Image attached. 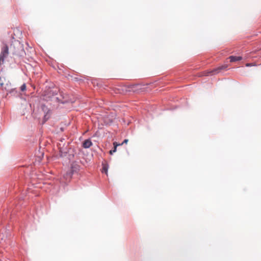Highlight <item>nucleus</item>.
<instances>
[{
	"label": "nucleus",
	"mask_w": 261,
	"mask_h": 261,
	"mask_svg": "<svg viewBox=\"0 0 261 261\" xmlns=\"http://www.w3.org/2000/svg\"><path fill=\"white\" fill-rule=\"evenodd\" d=\"M128 139H125L121 144H120V145H121L123 144H126L128 142Z\"/></svg>",
	"instance_id": "nucleus-12"
},
{
	"label": "nucleus",
	"mask_w": 261,
	"mask_h": 261,
	"mask_svg": "<svg viewBox=\"0 0 261 261\" xmlns=\"http://www.w3.org/2000/svg\"><path fill=\"white\" fill-rule=\"evenodd\" d=\"M138 85H132L129 87H123V88L125 89L126 91H131L135 90V89L137 87Z\"/></svg>",
	"instance_id": "nucleus-7"
},
{
	"label": "nucleus",
	"mask_w": 261,
	"mask_h": 261,
	"mask_svg": "<svg viewBox=\"0 0 261 261\" xmlns=\"http://www.w3.org/2000/svg\"><path fill=\"white\" fill-rule=\"evenodd\" d=\"M8 50L9 48L6 45L2 48L0 55V63H3L5 59L7 57L8 55Z\"/></svg>",
	"instance_id": "nucleus-3"
},
{
	"label": "nucleus",
	"mask_w": 261,
	"mask_h": 261,
	"mask_svg": "<svg viewBox=\"0 0 261 261\" xmlns=\"http://www.w3.org/2000/svg\"><path fill=\"white\" fill-rule=\"evenodd\" d=\"M109 152H110V154H112L114 152H113L112 150H111Z\"/></svg>",
	"instance_id": "nucleus-14"
},
{
	"label": "nucleus",
	"mask_w": 261,
	"mask_h": 261,
	"mask_svg": "<svg viewBox=\"0 0 261 261\" xmlns=\"http://www.w3.org/2000/svg\"><path fill=\"white\" fill-rule=\"evenodd\" d=\"M251 65V64H250V63H247V64H246V66H247V67L250 66Z\"/></svg>",
	"instance_id": "nucleus-13"
},
{
	"label": "nucleus",
	"mask_w": 261,
	"mask_h": 261,
	"mask_svg": "<svg viewBox=\"0 0 261 261\" xmlns=\"http://www.w3.org/2000/svg\"><path fill=\"white\" fill-rule=\"evenodd\" d=\"M229 59H230V62H234L241 60L242 59V57H240V56L237 57V56H231L229 57Z\"/></svg>",
	"instance_id": "nucleus-6"
},
{
	"label": "nucleus",
	"mask_w": 261,
	"mask_h": 261,
	"mask_svg": "<svg viewBox=\"0 0 261 261\" xmlns=\"http://www.w3.org/2000/svg\"><path fill=\"white\" fill-rule=\"evenodd\" d=\"M4 85V82L3 80V79L1 77H0V85H1V86L2 87Z\"/></svg>",
	"instance_id": "nucleus-11"
},
{
	"label": "nucleus",
	"mask_w": 261,
	"mask_h": 261,
	"mask_svg": "<svg viewBox=\"0 0 261 261\" xmlns=\"http://www.w3.org/2000/svg\"><path fill=\"white\" fill-rule=\"evenodd\" d=\"M42 109L43 111L44 112V113H45V114L44 115V119H45V121H46L47 119H48V118L50 117L49 110L44 105H43L42 106Z\"/></svg>",
	"instance_id": "nucleus-4"
},
{
	"label": "nucleus",
	"mask_w": 261,
	"mask_h": 261,
	"mask_svg": "<svg viewBox=\"0 0 261 261\" xmlns=\"http://www.w3.org/2000/svg\"><path fill=\"white\" fill-rule=\"evenodd\" d=\"M92 145V143L90 139L86 140L83 143V147L85 148H88Z\"/></svg>",
	"instance_id": "nucleus-5"
},
{
	"label": "nucleus",
	"mask_w": 261,
	"mask_h": 261,
	"mask_svg": "<svg viewBox=\"0 0 261 261\" xmlns=\"http://www.w3.org/2000/svg\"><path fill=\"white\" fill-rule=\"evenodd\" d=\"M108 167L107 165L103 164V167L102 169V172H105L106 174H108Z\"/></svg>",
	"instance_id": "nucleus-8"
},
{
	"label": "nucleus",
	"mask_w": 261,
	"mask_h": 261,
	"mask_svg": "<svg viewBox=\"0 0 261 261\" xmlns=\"http://www.w3.org/2000/svg\"><path fill=\"white\" fill-rule=\"evenodd\" d=\"M113 145H114V149L112 150V151L115 152L116 151L117 147L118 146L120 145V144H117V143L115 142H114Z\"/></svg>",
	"instance_id": "nucleus-9"
},
{
	"label": "nucleus",
	"mask_w": 261,
	"mask_h": 261,
	"mask_svg": "<svg viewBox=\"0 0 261 261\" xmlns=\"http://www.w3.org/2000/svg\"><path fill=\"white\" fill-rule=\"evenodd\" d=\"M20 89L22 91H24L25 89H26V86H25V84H23L21 87H20Z\"/></svg>",
	"instance_id": "nucleus-10"
},
{
	"label": "nucleus",
	"mask_w": 261,
	"mask_h": 261,
	"mask_svg": "<svg viewBox=\"0 0 261 261\" xmlns=\"http://www.w3.org/2000/svg\"><path fill=\"white\" fill-rule=\"evenodd\" d=\"M9 49L12 54L17 55H20L23 50L22 44L18 40L13 41Z\"/></svg>",
	"instance_id": "nucleus-1"
},
{
	"label": "nucleus",
	"mask_w": 261,
	"mask_h": 261,
	"mask_svg": "<svg viewBox=\"0 0 261 261\" xmlns=\"http://www.w3.org/2000/svg\"><path fill=\"white\" fill-rule=\"evenodd\" d=\"M227 68V65H223L222 66H220L217 68H216L213 70H207L205 73H204V75H208L209 74L211 75H214L216 74H217L220 72L222 70L225 69Z\"/></svg>",
	"instance_id": "nucleus-2"
}]
</instances>
